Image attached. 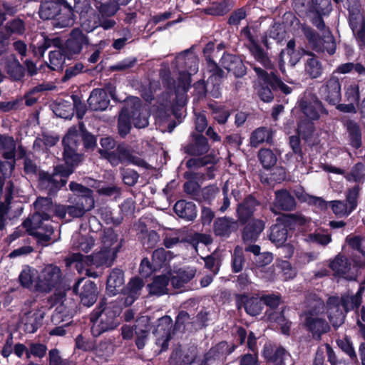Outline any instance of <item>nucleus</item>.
I'll list each match as a JSON object with an SVG mask.
<instances>
[{"mask_svg": "<svg viewBox=\"0 0 365 365\" xmlns=\"http://www.w3.org/2000/svg\"><path fill=\"white\" fill-rule=\"evenodd\" d=\"M71 190L80 195L76 206L53 205L49 198L38 197L34 202L36 212L30 219L24 222L23 225L27 231L32 232L41 226L42 220H48L52 213L60 217H66L68 214L71 217H80L86 211L91 210L94 206V200L91 190L83 185L71 182Z\"/></svg>", "mask_w": 365, "mask_h": 365, "instance_id": "obj_1", "label": "nucleus"}, {"mask_svg": "<svg viewBox=\"0 0 365 365\" xmlns=\"http://www.w3.org/2000/svg\"><path fill=\"white\" fill-rule=\"evenodd\" d=\"M80 135L76 128L68 130L63 140L64 145L63 158L67 168L63 165L56 167L52 175L42 173L39 180L41 189L48 190L49 192H55L66 185L68 177L73 173V168L81 160V157L76 153L77 142Z\"/></svg>", "mask_w": 365, "mask_h": 365, "instance_id": "obj_2", "label": "nucleus"}, {"mask_svg": "<svg viewBox=\"0 0 365 365\" xmlns=\"http://www.w3.org/2000/svg\"><path fill=\"white\" fill-rule=\"evenodd\" d=\"M130 118H133L134 126L138 128H143L148 125L147 113L141 110L140 101L138 97L128 98L119 115L118 131L121 136L129 133L131 128Z\"/></svg>", "mask_w": 365, "mask_h": 365, "instance_id": "obj_3", "label": "nucleus"}, {"mask_svg": "<svg viewBox=\"0 0 365 365\" xmlns=\"http://www.w3.org/2000/svg\"><path fill=\"white\" fill-rule=\"evenodd\" d=\"M120 247V244L118 241L117 235L112 230H108L102 238V247L98 252L84 258L77 255L75 257V259L78 260V258H81L80 259L86 262L88 265L110 266L115 259Z\"/></svg>", "mask_w": 365, "mask_h": 365, "instance_id": "obj_4", "label": "nucleus"}, {"mask_svg": "<svg viewBox=\"0 0 365 365\" xmlns=\"http://www.w3.org/2000/svg\"><path fill=\"white\" fill-rule=\"evenodd\" d=\"M101 311H95L91 317L93 326L91 331L94 336H98L104 331L115 329L120 324L118 317L120 314V307L101 303Z\"/></svg>", "mask_w": 365, "mask_h": 365, "instance_id": "obj_5", "label": "nucleus"}, {"mask_svg": "<svg viewBox=\"0 0 365 365\" xmlns=\"http://www.w3.org/2000/svg\"><path fill=\"white\" fill-rule=\"evenodd\" d=\"M39 16L44 20L55 19L53 25L60 28L71 26L73 23V14L71 6L66 3L59 4L53 0L42 3Z\"/></svg>", "mask_w": 365, "mask_h": 365, "instance_id": "obj_6", "label": "nucleus"}, {"mask_svg": "<svg viewBox=\"0 0 365 365\" xmlns=\"http://www.w3.org/2000/svg\"><path fill=\"white\" fill-rule=\"evenodd\" d=\"M324 310V304L320 299L314 298L312 302L309 301V309L304 317L306 326L312 332L314 336L319 337L329 329L328 324L321 317Z\"/></svg>", "mask_w": 365, "mask_h": 365, "instance_id": "obj_7", "label": "nucleus"}, {"mask_svg": "<svg viewBox=\"0 0 365 365\" xmlns=\"http://www.w3.org/2000/svg\"><path fill=\"white\" fill-rule=\"evenodd\" d=\"M63 277L61 269L54 264L45 265L39 271L36 279L35 291L48 293L58 288Z\"/></svg>", "mask_w": 365, "mask_h": 365, "instance_id": "obj_8", "label": "nucleus"}, {"mask_svg": "<svg viewBox=\"0 0 365 365\" xmlns=\"http://www.w3.org/2000/svg\"><path fill=\"white\" fill-rule=\"evenodd\" d=\"M304 114L308 118L306 122H301L297 128V133L303 138H307L313 131L310 120H317L324 108L322 103L314 96H310L301 102Z\"/></svg>", "mask_w": 365, "mask_h": 365, "instance_id": "obj_9", "label": "nucleus"}, {"mask_svg": "<svg viewBox=\"0 0 365 365\" xmlns=\"http://www.w3.org/2000/svg\"><path fill=\"white\" fill-rule=\"evenodd\" d=\"M254 70L259 80L266 85V86H262L258 90V94L263 101L270 102L274 98L272 92L268 86H270L273 89H279L285 94H289L292 92V88L285 85L272 72H270L269 74L262 68L256 66L254 67Z\"/></svg>", "mask_w": 365, "mask_h": 365, "instance_id": "obj_10", "label": "nucleus"}, {"mask_svg": "<svg viewBox=\"0 0 365 365\" xmlns=\"http://www.w3.org/2000/svg\"><path fill=\"white\" fill-rule=\"evenodd\" d=\"M303 32L312 48L317 51H327L333 54L336 50V43L334 37L329 30H325L322 38H319L314 31L309 27H303Z\"/></svg>", "mask_w": 365, "mask_h": 365, "instance_id": "obj_11", "label": "nucleus"}, {"mask_svg": "<svg viewBox=\"0 0 365 365\" xmlns=\"http://www.w3.org/2000/svg\"><path fill=\"white\" fill-rule=\"evenodd\" d=\"M176 61L180 64L185 63L186 67L188 64H190L188 71L186 72L183 71L180 73L179 83L177 87V91L178 93H185L188 90L190 87L191 82L190 76L193 73H195L198 70L197 59L192 54L185 53L179 55L176 58Z\"/></svg>", "mask_w": 365, "mask_h": 365, "instance_id": "obj_12", "label": "nucleus"}, {"mask_svg": "<svg viewBox=\"0 0 365 365\" xmlns=\"http://www.w3.org/2000/svg\"><path fill=\"white\" fill-rule=\"evenodd\" d=\"M362 264H351L347 258L337 256L329 264L334 275L346 280H355L358 275L359 267Z\"/></svg>", "mask_w": 365, "mask_h": 365, "instance_id": "obj_13", "label": "nucleus"}, {"mask_svg": "<svg viewBox=\"0 0 365 365\" xmlns=\"http://www.w3.org/2000/svg\"><path fill=\"white\" fill-rule=\"evenodd\" d=\"M210 72L207 84L204 82H198L195 84V88L197 91L199 95H204L206 92H210L215 98H217L220 95L219 86L220 79L222 76V71L217 68L216 64L210 60H207Z\"/></svg>", "mask_w": 365, "mask_h": 365, "instance_id": "obj_14", "label": "nucleus"}, {"mask_svg": "<svg viewBox=\"0 0 365 365\" xmlns=\"http://www.w3.org/2000/svg\"><path fill=\"white\" fill-rule=\"evenodd\" d=\"M108 93H109L113 99H117L115 94V88L112 86H108L105 89H94L88 99L90 108L93 110H106L110 103Z\"/></svg>", "mask_w": 365, "mask_h": 365, "instance_id": "obj_15", "label": "nucleus"}, {"mask_svg": "<svg viewBox=\"0 0 365 365\" xmlns=\"http://www.w3.org/2000/svg\"><path fill=\"white\" fill-rule=\"evenodd\" d=\"M106 156L112 165L119 163H130L138 166L147 168V163L138 156L132 155L130 152L123 147H118L115 151L106 153Z\"/></svg>", "mask_w": 365, "mask_h": 365, "instance_id": "obj_16", "label": "nucleus"}, {"mask_svg": "<svg viewBox=\"0 0 365 365\" xmlns=\"http://www.w3.org/2000/svg\"><path fill=\"white\" fill-rule=\"evenodd\" d=\"M73 292L79 294L82 304L87 307L92 306L97 299V287L91 280L84 282L80 279L73 287Z\"/></svg>", "mask_w": 365, "mask_h": 365, "instance_id": "obj_17", "label": "nucleus"}, {"mask_svg": "<svg viewBox=\"0 0 365 365\" xmlns=\"http://www.w3.org/2000/svg\"><path fill=\"white\" fill-rule=\"evenodd\" d=\"M172 319L165 316L159 319L158 325L153 332L156 337V344L160 347V351L168 348V342L170 339V331L172 329Z\"/></svg>", "mask_w": 365, "mask_h": 365, "instance_id": "obj_18", "label": "nucleus"}, {"mask_svg": "<svg viewBox=\"0 0 365 365\" xmlns=\"http://www.w3.org/2000/svg\"><path fill=\"white\" fill-rule=\"evenodd\" d=\"M44 317V312L39 308H33L26 311L21 318V323L24 329L28 333H34L41 324Z\"/></svg>", "mask_w": 365, "mask_h": 365, "instance_id": "obj_19", "label": "nucleus"}, {"mask_svg": "<svg viewBox=\"0 0 365 365\" xmlns=\"http://www.w3.org/2000/svg\"><path fill=\"white\" fill-rule=\"evenodd\" d=\"M14 185L10 180H0V230L4 226L5 215L12 198Z\"/></svg>", "mask_w": 365, "mask_h": 365, "instance_id": "obj_20", "label": "nucleus"}, {"mask_svg": "<svg viewBox=\"0 0 365 365\" xmlns=\"http://www.w3.org/2000/svg\"><path fill=\"white\" fill-rule=\"evenodd\" d=\"M263 356L274 365H292L293 361L289 352L283 347H277L274 353L270 344H266L263 350Z\"/></svg>", "mask_w": 365, "mask_h": 365, "instance_id": "obj_21", "label": "nucleus"}, {"mask_svg": "<svg viewBox=\"0 0 365 365\" xmlns=\"http://www.w3.org/2000/svg\"><path fill=\"white\" fill-rule=\"evenodd\" d=\"M88 44L87 37L78 29H74L65 44L66 55L70 57L78 54L83 47Z\"/></svg>", "mask_w": 365, "mask_h": 365, "instance_id": "obj_22", "label": "nucleus"}, {"mask_svg": "<svg viewBox=\"0 0 365 365\" xmlns=\"http://www.w3.org/2000/svg\"><path fill=\"white\" fill-rule=\"evenodd\" d=\"M321 93L326 101L331 105H336L341 99V85L339 79L332 76L322 88Z\"/></svg>", "mask_w": 365, "mask_h": 365, "instance_id": "obj_23", "label": "nucleus"}, {"mask_svg": "<svg viewBox=\"0 0 365 365\" xmlns=\"http://www.w3.org/2000/svg\"><path fill=\"white\" fill-rule=\"evenodd\" d=\"M0 64L14 79L19 80L23 76V68L14 54L7 53L0 57Z\"/></svg>", "mask_w": 365, "mask_h": 365, "instance_id": "obj_24", "label": "nucleus"}, {"mask_svg": "<svg viewBox=\"0 0 365 365\" xmlns=\"http://www.w3.org/2000/svg\"><path fill=\"white\" fill-rule=\"evenodd\" d=\"M221 65L228 71L232 72L236 76H242L246 71L242 60L239 57L231 54H225L222 56Z\"/></svg>", "mask_w": 365, "mask_h": 365, "instance_id": "obj_25", "label": "nucleus"}, {"mask_svg": "<svg viewBox=\"0 0 365 365\" xmlns=\"http://www.w3.org/2000/svg\"><path fill=\"white\" fill-rule=\"evenodd\" d=\"M143 286V281L139 278H134L131 279L126 289L124 290L123 294V304L125 306L131 305L134 301L140 294V290Z\"/></svg>", "mask_w": 365, "mask_h": 365, "instance_id": "obj_26", "label": "nucleus"}, {"mask_svg": "<svg viewBox=\"0 0 365 365\" xmlns=\"http://www.w3.org/2000/svg\"><path fill=\"white\" fill-rule=\"evenodd\" d=\"M275 201L272 211L277 213L279 210H291L295 207L294 197L287 191L281 190L275 192Z\"/></svg>", "mask_w": 365, "mask_h": 365, "instance_id": "obj_27", "label": "nucleus"}, {"mask_svg": "<svg viewBox=\"0 0 365 365\" xmlns=\"http://www.w3.org/2000/svg\"><path fill=\"white\" fill-rule=\"evenodd\" d=\"M327 314L334 327H339L343 324L344 314L340 309L338 298L331 297L327 301Z\"/></svg>", "mask_w": 365, "mask_h": 365, "instance_id": "obj_28", "label": "nucleus"}, {"mask_svg": "<svg viewBox=\"0 0 365 365\" xmlns=\"http://www.w3.org/2000/svg\"><path fill=\"white\" fill-rule=\"evenodd\" d=\"M237 229V222L226 217L217 219L214 224L215 233L220 237H227Z\"/></svg>", "mask_w": 365, "mask_h": 365, "instance_id": "obj_29", "label": "nucleus"}, {"mask_svg": "<svg viewBox=\"0 0 365 365\" xmlns=\"http://www.w3.org/2000/svg\"><path fill=\"white\" fill-rule=\"evenodd\" d=\"M124 284V276L121 270L113 269L107 280V291L110 295H115L122 289Z\"/></svg>", "mask_w": 365, "mask_h": 365, "instance_id": "obj_30", "label": "nucleus"}, {"mask_svg": "<svg viewBox=\"0 0 365 365\" xmlns=\"http://www.w3.org/2000/svg\"><path fill=\"white\" fill-rule=\"evenodd\" d=\"M175 212L181 218L192 220L197 215L195 205L185 200L178 201L174 206Z\"/></svg>", "mask_w": 365, "mask_h": 365, "instance_id": "obj_31", "label": "nucleus"}, {"mask_svg": "<svg viewBox=\"0 0 365 365\" xmlns=\"http://www.w3.org/2000/svg\"><path fill=\"white\" fill-rule=\"evenodd\" d=\"M150 330L149 319L147 317H142L138 319L135 324V334L137 336L136 345L138 349H143Z\"/></svg>", "mask_w": 365, "mask_h": 365, "instance_id": "obj_32", "label": "nucleus"}, {"mask_svg": "<svg viewBox=\"0 0 365 365\" xmlns=\"http://www.w3.org/2000/svg\"><path fill=\"white\" fill-rule=\"evenodd\" d=\"M195 272L196 270L193 268L186 267L180 269L175 274H171L170 281L173 286L175 288L181 287L183 284L188 282L194 277Z\"/></svg>", "mask_w": 365, "mask_h": 365, "instance_id": "obj_33", "label": "nucleus"}, {"mask_svg": "<svg viewBox=\"0 0 365 365\" xmlns=\"http://www.w3.org/2000/svg\"><path fill=\"white\" fill-rule=\"evenodd\" d=\"M294 47L295 41L290 40L287 43V48L281 53L280 59L282 62L284 63L287 61L292 66L297 64L302 57V51L295 50Z\"/></svg>", "mask_w": 365, "mask_h": 365, "instance_id": "obj_34", "label": "nucleus"}, {"mask_svg": "<svg viewBox=\"0 0 365 365\" xmlns=\"http://www.w3.org/2000/svg\"><path fill=\"white\" fill-rule=\"evenodd\" d=\"M264 228L262 220H256L250 222L245 228L243 239L245 242L255 241Z\"/></svg>", "mask_w": 365, "mask_h": 365, "instance_id": "obj_35", "label": "nucleus"}, {"mask_svg": "<svg viewBox=\"0 0 365 365\" xmlns=\"http://www.w3.org/2000/svg\"><path fill=\"white\" fill-rule=\"evenodd\" d=\"M287 229L284 225L277 224L271 227L269 240L276 246L280 247L287 241Z\"/></svg>", "mask_w": 365, "mask_h": 365, "instance_id": "obj_36", "label": "nucleus"}, {"mask_svg": "<svg viewBox=\"0 0 365 365\" xmlns=\"http://www.w3.org/2000/svg\"><path fill=\"white\" fill-rule=\"evenodd\" d=\"M241 300L248 314L256 316L262 312L263 303L261 297L242 296Z\"/></svg>", "mask_w": 365, "mask_h": 365, "instance_id": "obj_37", "label": "nucleus"}, {"mask_svg": "<svg viewBox=\"0 0 365 365\" xmlns=\"http://www.w3.org/2000/svg\"><path fill=\"white\" fill-rule=\"evenodd\" d=\"M38 272L29 266L24 267L20 275L21 284L28 289L35 290L36 279Z\"/></svg>", "mask_w": 365, "mask_h": 365, "instance_id": "obj_38", "label": "nucleus"}, {"mask_svg": "<svg viewBox=\"0 0 365 365\" xmlns=\"http://www.w3.org/2000/svg\"><path fill=\"white\" fill-rule=\"evenodd\" d=\"M257 202L252 197H247L245 202L240 205L237 209V214L240 220L245 222L254 212Z\"/></svg>", "mask_w": 365, "mask_h": 365, "instance_id": "obj_39", "label": "nucleus"}, {"mask_svg": "<svg viewBox=\"0 0 365 365\" xmlns=\"http://www.w3.org/2000/svg\"><path fill=\"white\" fill-rule=\"evenodd\" d=\"M73 247L78 250L88 252L94 245V236L81 235L78 233L73 236Z\"/></svg>", "mask_w": 365, "mask_h": 365, "instance_id": "obj_40", "label": "nucleus"}, {"mask_svg": "<svg viewBox=\"0 0 365 365\" xmlns=\"http://www.w3.org/2000/svg\"><path fill=\"white\" fill-rule=\"evenodd\" d=\"M305 72L312 78H317L322 73V67L318 59L311 53L307 54L305 61Z\"/></svg>", "mask_w": 365, "mask_h": 365, "instance_id": "obj_41", "label": "nucleus"}, {"mask_svg": "<svg viewBox=\"0 0 365 365\" xmlns=\"http://www.w3.org/2000/svg\"><path fill=\"white\" fill-rule=\"evenodd\" d=\"M169 278L167 276H158L154 278L153 282L148 285L149 292L151 294L162 295L168 292Z\"/></svg>", "mask_w": 365, "mask_h": 365, "instance_id": "obj_42", "label": "nucleus"}, {"mask_svg": "<svg viewBox=\"0 0 365 365\" xmlns=\"http://www.w3.org/2000/svg\"><path fill=\"white\" fill-rule=\"evenodd\" d=\"M0 150L5 159L12 160L15 156L16 143L12 137L0 135Z\"/></svg>", "mask_w": 365, "mask_h": 365, "instance_id": "obj_43", "label": "nucleus"}, {"mask_svg": "<svg viewBox=\"0 0 365 365\" xmlns=\"http://www.w3.org/2000/svg\"><path fill=\"white\" fill-rule=\"evenodd\" d=\"M172 258L173 255L170 251H166L163 248L155 250L153 253L154 269H160L163 266H166Z\"/></svg>", "mask_w": 365, "mask_h": 365, "instance_id": "obj_44", "label": "nucleus"}, {"mask_svg": "<svg viewBox=\"0 0 365 365\" xmlns=\"http://www.w3.org/2000/svg\"><path fill=\"white\" fill-rule=\"evenodd\" d=\"M96 7L103 16L114 15L118 11V5L114 0H93Z\"/></svg>", "mask_w": 365, "mask_h": 365, "instance_id": "obj_45", "label": "nucleus"}, {"mask_svg": "<svg viewBox=\"0 0 365 365\" xmlns=\"http://www.w3.org/2000/svg\"><path fill=\"white\" fill-rule=\"evenodd\" d=\"M346 128L349 133L350 142L353 147L358 148L361 145V133L359 125L352 120L346 123Z\"/></svg>", "mask_w": 365, "mask_h": 365, "instance_id": "obj_46", "label": "nucleus"}, {"mask_svg": "<svg viewBox=\"0 0 365 365\" xmlns=\"http://www.w3.org/2000/svg\"><path fill=\"white\" fill-rule=\"evenodd\" d=\"M271 138V133L265 128H259L256 129L251 135L250 144L253 147H257L262 143L269 142Z\"/></svg>", "mask_w": 365, "mask_h": 365, "instance_id": "obj_47", "label": "nucleus"}, {"mask_svg": "<svg viewBox=\"0 0 365 365\" xmlns=\"http://www.w3.org/2000/svg\"><path fill=\"white\" fill-rule=\"evenodd\" d=\"M65 57L60 48H57L49 53L48 67L54 71L62 69Z\"/></svg>", "mask_w": 365, "mask_h": 365, "instance_id": "obj_48", "label": "nucleus"}, {"mask_svg": "<svg viewBox=\"0 0 365 365\" xmlns=\"http://www.w3.org/2000/svg\"><path fill=\"white\" fill-rule=\"evenodd\" d=\"M361 287L359 292L354 296L344 295L341 297V304L344 309L347 312L358 307L361 304V293L362 292Z\"/></svg>", "mask_w": 365, "mask_h": 365, "instance_id": "obj_49", "label": "nucleus"}, {"mask_svg": "<svg viewBox=\"0 0 365 365\" xmlns=\"http://www.w3.org/2000/svg\"><path fill=\"white\" fill-rule=\"evenodd\" d=\"M259 158L265 168L274 166L277 160L276 155L269 149H262L259 153Z\"/></svg>", "mask_w": 365, "mask_h": 365, "instance_id": "obj_50", "label": "nucleus"}, {"mask_svg": "<svg viewBox=\"0 0 365 365\" xmlns=\"http://www.w3.org/2000/svg\"><path fill=\"white\" fill-rule=\"evenodd\" d=\"M250 52L255 58L260 62L265 68H271V63L269 58L264 53L263 50L257 44L254 43L250 47Z\"/></svg>", "mask_w": 365, "mask_h": 365, "instance_id": "obj_51", "label": "nucleus"}, {"mask_svg": "<svg viewBox=\"0 0 365 365\" xmlns=\"http://www.w3.org/2000/svg\"><path fill=\"white\" fill-rule=\"evenodd\" d=\"M345 178L349 181L361 182L365 178V166L361 163L356 164Z\"/></svg>", "mask_w": 365, "mask_h": 365, "instance_id": "obj_52", "label": "nucleus"}, {"mask_svg": "<svg viewBox=\"0 0 365 365\" xmlns=\"http://www.w3.org/2000/svg\"><path fill=\"white\" fill-rule=\"evenodd\" d=\"M329 203L331 205L333 212L337 216H347L353 211L349 205L340 200L331 201Z\"/></svg>", "mask_w": 365, "mask_h": 365, "instance_id": "obj_53", "label": "nucleus"}, {"mask_svg": "<svg viewBox=\"0 0 365 365\" xmlns=\"http://www.w3.org/2000/svg\"><path fill=\"white\" fill-rule=\"evenodd\" d=\"M346 241L353 249L365 256V240L359 236H347Z\"/></svg>", "mask_w": 365, "mask_h": 365, "instance_id": "obj_54", "label": "nucleus"}, {"mask_svg": "<svg viewBox=\"0 0 365 365\" xmlns=\"http://www.w3.org/2000/svg\"><path fill=\"white\" fill-rule=\"evenodd\" d=\"M304 240L308 242H315L321 245L325 246L331 242V238L330 235L329 234L314 233L307 236L304 238Z\"/></svg>", "mask_w": 365, "mask_h": 365, "instance_id": "obj_55", "label": "nucleus"}, {"mask_svg": "<svg viewBox=\"0 0 365 365\" xmlns=\"http://www.w3.org/2000/svg\"><path fill=\"white\" fill-rule=\"evenodd\" d=\"M211 242L212 238L209 235L196 233L191 238V244L196 252L198 251L200 244L207 245L211 244Z\"/></svg>", "mask_w": 365, "mask_h": 365, "instance_id": "obj_56", "label": "nucleus"}, {"mask_svg": "<svg viewBox=\"0 0 365 365\" xmlns=\"http://www.w3.org/2000/svg\"><path fill=\"white\" fill-rule=\"evenodd\" d=\"M345 96L346 101L350 103H358L359 99V86L356 83L349 85L346 88Z\"/></svg>", "mask_w": 365, "mask_h": 365, "instance_id": "obj_57", "label": "nucleus"}, {"mask_svg": "<svg viewBox=\"0 0 365 365\" xmlns=\"http://www.w3.org/2000/svg\"><path fill=\"white\" fill-rule=\"evenodd\" d=\"M243 253L242 249L237 247L234 251L232 258V269L235 272H239L242 270L243 266Z\"/></svg>", "mask_w": 365, "mask_h": 365, "instance_id": "obj_58", "label": "nucleus"}, {"mask_svg": "<svg viewBox=\"0 0 365 365\" xmlns=\"http://www.w3.org/2000/svg\"><path fill=\"white\" fill-rule=\"evenodd\" d=\"M359 193V187L354 186L352 189L349 190L346 194V202L351 207V210H354L357 206V199Z\"/></svg>", "mask_w": 365, "mask_h": 365, "instance_id": "obj_59", "label": "nucleus"}, {"mask_svg": "<svg viewBox=\"0 0 365 365\" xmlns=\"http://www.w3.org/2000/svg\"><path fill=\"white\" fill-rule=\"evenodd\" d=\"M337 344L346 354L350 356L351 359H356V355L352 344L349 339L346 338L339 339L337 341Z\"/></svg>", "mask_w": 365, "mask_h": 365, "instance_id": "obj_60", "label": "nucleus"}, {"mask_svg": "<svg viewBox=\"0 0 365 365\" xmlns=\"http://www.w3.org/2000/svg\"><path fill=\"white\" fill-rule=\"evenodd\" d=\"M46 352V347L41 344H32L30 346L29 350L26 351V357L30 358L31 355L37 357H43Z\"/></svg>", "mask_w": 365, "mask_h": 365, "instance_id": "obj_61", "label": "nucleus"}, {"mask_svg": "<svg viewBox=\"0 0 365 365\" xmlns=\"http://www.w3.org/2000/svg\"><path fill=\"white\" fill-rule=\"evenodd\" d=\"M282 276L285 280L293 279L296 276V271L287 261H282L279 264Z\"/></svg>", "mask_w": 365, "mask_h": 365, "instance_id": "obj_62", "label": "nucleus"}, {"mask_svg": "<svg viewBox=\"0 0 365 365\" xmlns=\"http://www.w3.org/2000/svg\"><path fill=\"white\" fill-rule=\"evenodd\" d=\"M217 161L216 158L215 157L210 158V157H205L202 158H193L190 159L187 162V166L188 168H192V167H200L205 165H207L208 163H214Z\"/></svg>", "mask_w": 365, "mask_h": 365, "instance_id": "obj_63", "label": "nucleus"}, {"mask_svg": "<svg viewBox=\"0 0 365 365\" xmlns=\"http://www.w3.org/2000/svg\"><path fill=\"white\" fill-rule=\"evenodd\" d=\"M123 180L125 184L128 185H133L136 183L138 179V175L134 170H126L122 173Z\"/></svg>", "mask_w": 365, "mask_h": 365, "instance_id": "obj_64", "label": "nucleus"}]
</instances>
